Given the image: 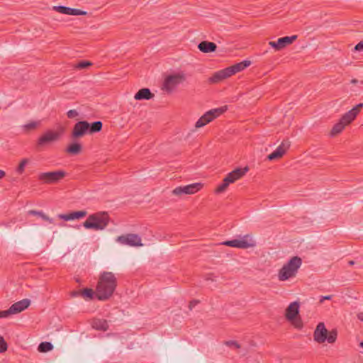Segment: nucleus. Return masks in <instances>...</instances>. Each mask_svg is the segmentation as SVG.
Listing matches in <instances>:
<instances>
[{
  "instance_id": "f257e3e1",
  "label": "nucleus",
  "mask_w": 363,
  "mask_h": 363,
  "mask_svg": "<svg viewBox=\"0 0 363 363\" xmlns=\"http://www.w3.org/2000/svg\"><path fill=\"white\" fill-rule=\"evenodd\" d=\"M117 286V279L112 272H104L101 274L96 286V298L100 301L108 300Z\"/></svg>"
},
{
  "instance_id": "f03ea898",
  "label": "nucleus",
  "mask_w": 363,
  "mask_h": 363,
  "mask_svg": "<svg viewBox=\"0 0 363 363\" xmlns=\"http://www.w3.org/2000/svg\"><path fill=\"white\" fill-rule=\"evenodd\" d=\"M110 217L107 212L99 211L88 216L87 219L83 223V226L86 229L94 230H103L108 225Z\"/></svg>"
},
{
  "instance_id": "7ed1b4c3",
  "label": "nucleus",
  "mask_w": 363,
  "mask_h": 363,
  "mask_svg": "<svg viewBox=\"0 0 363 363\" xmlns=\"http://www.w3.org/2000/svg\"><path fill=\"white\" fill-rule=\"evenodd\" d=\"M302 264V259L300 257L294 256L291 257L279 269L278 278L279 281H284L296 276L298 269Z\"/></svg>"
},
{
  "instance_id": "20e7f679",
  "label": "nucleus",
  "mask_w": 363,
  "mask_h": 363,
  "mask_svg": "<svg viewBox=\"0 0 363 363\" xmlns=\"http://www.w3.org/2000/svg\"><path fill=\"white\" fill-rule=\"evenodd\" d=\"M363 108V104L360 103L352 108L348 112L345 113L338 123L334 125L333 127L330 135L332 136H335L345 128L346 125L350 124L354 118L357 117L358 113L360 112L361 109Z\"/></svg>"
},
{
  "instance_id": "39448f33",
  "label": "nucleus",
  "mask_w": 363,
  "mask_h": 363,
  "mask_svg": "<svg viewBox=\"0 0 363 363\" xmlns=\"http://www.w3.org/2000/svg\"><path fill=\"white\" fill-rule=\"evenodd\" d=\"M249 169L247 167L244 168H237L228 173L223 179L222 184L218 185L215 190L216 194H221L224 192L228 187L230 184L234 183L237 180L242 178L247 172Z\"/></svg>"
},
{
  "instance_id": "423d86ee",
  "label": "nucleus",
  "mask_w": 363,
  "mask_h": 363,
  "mask_svg": "<svg viewBox=\"0 0 363 363\" xmlns=\"http://www.w3.org/2000/svg\"><path fill=\"white\" fill-rule=\"evenodd\" d=\"M186 75L183 72H178L168 75L162 84V89L167 93L172 92L177 86L186 80Z\"/></svg>"
},
{
  "instance_id": "0eeeda50",
  "label": "nucleus",
  "mask_w": 363,
  "mask_h": 363,
  "mask_svg": "<svg viewBox=\"0 0 363 363\" xmlns=\"http://www.w3.org/2000/svg\"><path fill=\"white\" fill-rule=\"evenodd\" d=\"M226 110L227 106H225L207 111L196 121L195 127L196 128H199L206 125L207 123L212 121L214 118L225 113Z\"/></svg>"
},
{
  "instance_id": "6e6552de",
  "label": "nucleus",
  "mask_w": 363,
  "mask_h": 363,
  "mask_svg": "<svg viewBox=\"0 0 363 363\" xmlns=\"http://www.w3.org/2000/svg\"><path fill=\"white\" fill-rule=\"evenodd\" d=\"M299 313V303L292 302L286 309V318L288 320L293 322L296 328H301L303 326L301 319H296Z\"/></svg>"
},
{
  "instance_id": "1a4fd4ad",
  "label": "nucleus",
  "mask_w": 363,
  "mask_h": 363,
  "mask_svg": "<svg viewBox=\"0 0 363 363\" xmlns=\"http://www.w3.org/2000/svg\"><path fill=\"white\" fill-rule=\"evenodd\" d=\"M65 175L66 172L63 170L48 172L39 174L38 179L45 184H55L62 179Z\"/></svg>"
},
{
  "instance_id": "9d476101",
  "label": "nucleus",
  "mask_w": 363,
  "mask_h": 363,
  "mask_svg": "<svg viewBox=\"0 0 363 363\" xmlns=\"http://www.w3.org/2000/svg\"><path fill=\"white\" fill-rule=\"evenodd\" d=\"M116 241L123 245H129L132 247L143 246L140 237L137 234L128 233L118 236Z\"/></svg>"
},
{
  "instance_id": "9b49d317",
  "label": "nucleus",
  "mask_w": 363,
  "mask_h": 363,
  "mask_svg": "<svg viewBox=\"0 0 363 363\" xmlns=\"http://www.w3.org/2000/svg\"><path fill=\"white\" fill-rule=\"evenodd\" d=\"M203 186L201 183H194L186 186H180L176 187L172 194L176 196H182L183 194H193L199 191Z\"/></svg>"
},
{
  "instance_id": "f8f14e48",
  "label": "nucleus",
  "mask_w": 363,
  "mask_h": 363,
  "mask_svg": "<svg viewBox=\"0 0 363 363\" xmlns=\"http://www.w3.org/2000/svg\"><path fill=\"white\" fill-rule=\"evenodd\" d=\"M297 38L298 36L296 35L285 36L279 38L277 41H269V45L275 50L279 51L292 44Z\"/></svg>"
},
{
  "instance_id": "ddd939ff",
  "label": "nucleus",
  "mask_w": 363,
  "mask_h": 363,
  "mask_svg": "<svg viewBox=\"0 0 363 363\" xmlns=\"http://www.w3.org/2000/svg\"><path fill=\"white\" fill-rule=\"evenodd\" d=\"M60 138V133L53 130H48L43 133L37 141L38 147H43L57 141Z\"/></svg>"
},
{
  "instance_id": "4468645a",
  "label": "nucleus",
  "mask_w": 363,
  "mask_h": 363,
  "mask_svg": "<svg viewBox=\"0 0 363 363\" xmlns=\"http://www.w3.org/2000/svg\"><path fill=\"white\" fill-rule=\"evenodd\" d=\"M247 238H248V235H245L242 239L241 240H227L222 243V245H224L225 246H229L232 247H237L240 249H247L250 247H253L255 245V243L253 240H250L251 242H249L247 240Z\"/></svg>"
},
{
  "instance_id": "2eb2a0df",
  "label": "nucleus",
  "mask_w": 363,
  "mask_h": 363,
  "mask_svg": "<svg viewBox=\"0 0 363 363\" xmlns=\"http://www.w3.org/2000/svg\"><path fill=\"white\" fill-rule=\"evenodd\" d=\"M289 147L290 142L288 140H283L277 148L267 156V160L272 161L281 158L289 150Z\"/></svg>"
},
{
  "instance_id": "dca6fc26",
  "label": "nucleus",
  "mask_w": 363,
  "mask_h": 363,
  "mask_svg": "<svg viewBox=\"0 0 363 363\" xmlns=\"http://www.w3.org/2000/svg\"><path fill=\"white\" fill-rule=\"evenodd\" d=\"M88 133V122L81 121L75 123L72 131V138L77 139Z\"/></svg>"
},
{
  "instance_id": "f3484780",
  "label": "nucleus",
  "mask_w": 363,
  "mask_h": 363,
  "mask_svg": "<svg viewBox=\"0 0 363 363\" xmlns=\"http://www.w3.org/2000/svg\"><path fill=\"white\" fill-rule=\"evenodd\" d=\"M52 9L58 13L70 16H85L87 14L86 11L65 6H53Z\"/></svg>"
},
{
  "instance_id": "a211bd4d",
  "label": "nucleus",
  "mask_w": 363,
  "mask_h": 363,
  "mask_svg": "<svg viewBox=\"0 0 363 363\" xmlns=\"http://www.w3.org/2000/svg\"><path fill=\"white\" fill-rule=\"evenodd\" d=\"M328 330L323 323H319L313 333L314 340L318 343H323L327 338Z\"/></svg>"
},
{
  "instance_id": "6ab92c4d",
  "label": "nucleus",
  "mask_w": 363,
  "mask_h": 363,
  "mask_svg": "<svg viewBox=\"0 0 363 363\" xmlns=\"http://www.w3.org/2000/svg\"><path fill=\"white\" fill-rule=\"evenodd\" d=\"M30 305V300L28 298L22 299L18 302L14 303L10 306V308L13 313V314H17L25 309L28 308Z\"/></svg>"
},
{
  "instance_id": "aec40b11",
  "label": "nucleus",
  "mask_w": 363,
  "mask_h": 363,
  "mask_svg": "<svg viewBox=\"0 0 363 363\" xmlns=\"http://www.w3.org/2000/svg\"><path fill=\"white\" fill-rule=\"evenodd\" d=\"M87 215L86 211H72L67 214H59L57 216L60 219L65 221L72 220L75 219H80L85 217Z\"/></svg>"
},
{
  "instance_id": "412c9836",
  "label": "nucleus",
  "mask_w": 363,
  "mask_h": 363,
  "mask_svg": "<svg viewBox=\"0 0 363 363\" xmlns=\"http://www.w3.org/2000/svg\"><path fill=\"white\" fill-rule=\"evenodd\" d=\"M230 77L228 69L225 68L213 73V74L208 79V82L211 84H216Z\"/></svg>"
},
{
  "instance_id": "4be33fe9",
  "label": "nucleus",
  "mask_w": 363,
  "mask_h": 363,
  "mask_svg": "<svg viewBox=\"0 0 363 363\" xmlns=\"http://www.w3.org/2000/svg\"><path fill=\"white\" fill-rule=\"evenodd\" d=\"M251 64V62L250 60H244L242 62H240L239 63L235 64L230 67H227L228 72L230 74V76L242 71L245 68H247L248 66H250Z\"/></svg>"
},
{
  "instance_id": "5701e85b",
  "label": "nucleus",
  "mask_w": 363,
  "mask_h": 363,
  "mask_svg": "<svg viewBox=\"0 0 363 363\" xmlns=\"http://www.w3.org/2000/svg\"><path fill=\"white\" fill-rule=\"evenodd\" d=\"M199 50L204 53L213 52L216 50L217 45L216 43L209 41H201L198 45Z\"/></svg>"
},
{
  "instance_id": "b1692460",
  "label": "nucleus",
  "mask_w": 363,
  "mask_h": 363,
  "mask_svg": "<svg viewBox=\"0 0 363 363\" xmlns=\"http://www.w3.org/2000/svg\"><path fill=\"white\" fill-rule=\"evenodd\" d=\"M154 97V94L148 88L140 89L134 96L135 100H149Z\"/></svg>"
},
{
  "instance_id": "393cba45",
  "label": "nucleus",
  "mask_w": 363,
  "mask_h": 363,
  "mask_svg": "<svg viewBox=\"0 0 363 363\" xmlns=\"http://www.w3.org/2000/svg\"><path fill=\"white\" fill-rule=\"evenodd\" d=\"M91 325L94 328L103 331L107 330L108 328L107 321L103 319H94Z\"/></svg>"
},
{
  "instance_id": "a878e982",
  "label": "nucleus",
  "mask_w": 363,
  "mask_h": 363,
  "mask_svg": "<svg viewBox=\"0 0 363 363\" xmlns=\"http://www.w3.org/2000/svg\"><path fill=\"white\" fill-rule=\"evenodd\" d=\"M103 123L100 121H94L91 123H88V133L93 134L101 130Z\"/></svg>"
},
{
  "instance_id": "bb28decb",
  "label": "nucleus",
  "mask_w": 363,
  "mask_h": 363,
  "mask_svg": "<svg viewBox=\"0 0 363 363\" xmlns=\"http://www.w3.org/2000/svg\"><path fill=\"white\" fill-rule=\"evenodd\" d=\"M82 150V145L78 143H72L71 145H69L67 147V152L70 154V155H78L81 152Z\"/></svg>"
},
{
  "instance_id": "cd10ccee",
  "label": "nucleus",
  "mask_w": 363,
  "mask_h": 363,
  "mask_svg": "<svg viewBox=\"0 0 363 363\" xmlns=\"http://www.w3.org/2000/svg\"><path fill=\"white\" fill-rule=\"evenodd\" d=\"M28 214L32 216H37L38 217H40L43 220L47 221L50 223H53L54 220L52 218H50L48 216L45 214L41 211H35V210H30L28 211Z\"/></svg>"
},
{
  "instance_id": "c85d7f7f",
  "label": "nucleus",
  "mask_w": 363,
  "mask_h": 363,
  "mask_svg": "<svg viewBox=\"0 0 363 363\" xmlns=\"http://www.w3.org/2000/svg\"><path fill=\"white\" fill-rule=\"evenodd\" d=\"M53 349V345L49 342H43L40 343L38 350L40 352H48Z\"/></svg>"
},
{
  "instance_id": "c756f323",
  "label": "nucleus",
  "mask_w": 363,
  "mask_h": 363,
  "mask_svg": "<svg viewBox=\"0 0 363 363\" xmlns=\"http://www.w3.org/2000/svg\"><path fill=\"white\" fill-rule=\"evenodd\" d=\"M40 125V121H30L26 124H25L23 128L25 131H30L37 128Z\"/></svg>"
},
{
  "instance_id": "7c9ffc66",
  "label": "nucleus",
  "mask_w": 363,
  "mask_h": 363,
  "mask_svg": "<svg viewBox=\"0 0 363 363\" xmlns=\"http://www.w3.org/2000/svg\"><path fill=\"white\" fill-rule=\"evenodd\" d=\"M29 162V160L27 159V158H24L23 159L18 166L16 168V172L18 174H21L23 173L24 170H25V167L28 164Z\"/></svg>"
},
{
  "instance_id": "2f4dec72",
  "label": "nucleus",
  "mask_w": 363,
  "mask_h": 363,
  "mask_svg": "<svg viewBox=\"0 0 363 363\" xmlns=\"http://www.w3.org/2000/svg\"><path fill=\"white\" fill-rule=\"evenodd\" d=\"M94 292L91 289H84L81 291V296L85 299H92Z\"/></svg>"
},
{
  "instance_id": "473e14b6",
  "label": "nucleus",
  "mask_w": 363,
  "mask_h": 363,
  "mask_svg": "<svg viewBox=\"0 0 363 363\" xmlns=\"http://www.w3.org/2000/svg\"><path fill=\"white\" fill-rule=\"evenodd\" d=\"M337 333L336 330H332L329 333L328 332L326 340L329 343H334L336 341Z\"/></svg>"
},
{
  "instance_id": "72a5a7b5",
  "label": "nucleus",
  "mask_w": 363,
  "mask_h": 363,
  "mask_svg": "<svg viewBox=\"0 0 363 363\" xmlns=\"http://www.w3.org/2000/svg\"><path fill=\"white\" fill-rule=\"evenodd\" d=\"M8 349V345L3 336L0 335V353L6 352Z\"/></svg>"
},
{
  "instance_id": "f704fd0d",
  "label": "nucleus",
  "mask_w": 363,
  "mask_h": 363,
  "mask_svg": "<svg viewBox=\"0 0 363 363\" xmlns=\"http://www.w3.org/2000/svg\"><path fill=\"white\" fill-rule=\"evenodd\" d=\"M224 345L230 347H234L235 349H240V345L235 340H228L224 342Z\"/></svg>"
},
{
  "instance_id": "c9c22d12",
  "label": "nucleus",
  "mask_w": 363,
  "mask_h": 363,
  "mask_svg": "<svg viewBox=\"0 0 363 363\" xmlns=\"http://www.w3.org/2000/svg\"><path fill=\"white\" fill-rule=\"evenodd\" d=\"M91 63L89 61H81L76 65V67L77 69H82L87 68L88 67L91 66Z\"/></svg>"
},
{
  "instance_id": "e433bc0d",
  "label": "nucleus",
  "mask_w": 363,
  "mask_h": 363,
  "mask_svg": "<svg viewBox=\"0 0 363 363\" xmlns=\"http://www.w3.org/2000/svg\"><path fill=\"white\" fill-rule=\"evenodd\" d=\"M11 315L13 314L10 308L6 311H0V318H8Z\"/></svg>"
},
{
  "instance_id": "4c0bfd02",
  "label": "nucleus",
  "mask_w": 363,
  "mask_h": 363,
  "mask_svg": "<svg viewBox=\"0 0 363 363\" xmlns=\"http://www.w3.org/2000/svg\"><path fill=\"white\" fill-rule=\"evenodd\" d=\"M78 115H79V113L74 109L69 110L67 113V116L69 118H74L78 116Z\"/></svg>"
},
{
  "instance_id": "58836bf2",
  "label": "nucleus",
  "mask_w": 363,
  "mask_h": 363,
  "mask_svg": "<svg viewBox=\"0 0 363 363\" xmlns=\"http://www.w3.org/2000/svg\"><path fill=\"white\" fill-rule=\"evenodd\" d=\"M199 303V301L198 300H192L189 302V308L190 310H192L193 308H194L198 303Z\"/></svg>"
},
{
  "instance_id": "ea45409f",
  "label": "nucleus",
  "mask_w": 363,
  "mask_h": 363,
  "mask_svg": "<svg viewBox=\"0 0 363 363\" xmlns=\"http://www.w3.org/2000/svg\"><path fill=\"white\" fill-rule=\"evenodd\" d=\"M354 50L359 52L363 51V41H360L357 43L354 47Z\"/></svg>"
},
{
  "instance_id": "a19ab883",
  "label": "nucleus",
  "mask_w": 363,
  "mask_h": 363,
  "mask_svg": "<svg viewBox=\"0 0 363 363\" xmlns=\"http://www.w3.org/2000/svg\"><path fill=\"white\" fill-rule=\"evenodd\" d=\"M81 291H82V290L73 291L71 292V296L72 297H77V296H81Z\"/></svg>"
},
{
  "instance_id": "79ce46f5",
  "label": "nucleus",
  "mask_w": 363,
  "mask_h": 363,
  "mask_svg": "<svg viewBox=\"0 0 363 363\" xmlns=\"http://www.w3.org/2000/svg\"><path fill=\"white\" fill-rule=\"evenodd\" d=\"M332 298L331 295L324 296L320 298V303H322L325 300H330Z\"/></svg>"
},
{
  "instance_id": "37998d69",
  "label": "nucleus",
  "mask_w": 363,
  "mask_h": 363,
  "mask_svg": "<svg viewBox=\"0 0 363 363\" xmlns=\"http://www.w3.org/2000/svg\"><path fill=\"white\" fill-rule=\"evenodd\" d=\"M6 176L5 171L0 169V179L4 178Z\"/></svg>"
},
{
  "instance_id": "c03bdc74",
  "label": "nucleus",
  "mask_w": 363,
  "mask_h": 363,
  "mask_svg": "<svg viewBox=\"0 0 363 363\" xmlns=\"http://www.w3.org/2000/svg\"><path fill=\"white\" fill-rule=\"evenodd\" d=\"M357 318L361 321H363V313H359L357 314Z\"/></svg>"
},
{
  "instance_id": "a18cd8bd",
  "label": "nucleus",
  "mask_w": 363,
  "mask_h": 363,
  "mask_svg": "<svg viewBox=\"0 0 363 363\" xmlns=\"http://www.w3.org/2000/svg\"><path fill=\"white\" fill-rule=\"evenodd\" d=\"M358 82V80L356 79H353L351 80L352 84H357Z\"/></svg>"
},
{
  "instance_id": "49530a36",
  "label": "nucleus",
  "mask_w": 363,
  "mask_h": 363,
  "mask_svg": "<svg viewBox=\"0 0 363 363\" xmlns=\"http://www.w3.org/2000/svg\"><path fill=\"white\" fill-rule=\"evenodd\" d=\"M348 264L350 266H352L354 264V262L353 260H350L348 262Z\"/></svg>"
},
{
  "instance_id": "de8ad7c7",
  "label": "nucleus",
  "mask_w": 363,
  "mask_h": 363,
  "mask_svg": "<svg viewBox=\"0 0 363 363\" xmlns=\"http://www.w3.org/2000/svg\"><path fill=\"white\" fill-rule=\"evenodd\" d=\"M359 346L363 348V341L359 343Z\"/></svg>"
},
{
  "instance_id": "09e8293b",
  "label": "nucleus",
  "mask_w": 363,
  "mask_h": 363,
  "mask_svg": "<svg viewBox=\"0 0 363 363\" xmlns=\"http://www.w3.org/2000/svg\"><path fill=\"white\" fill-rule=\"evenodd\" d=\"M360 83H361L362 84H363V80H362V81H361V82H360Z\"/></svg>"
}]
</instances>
